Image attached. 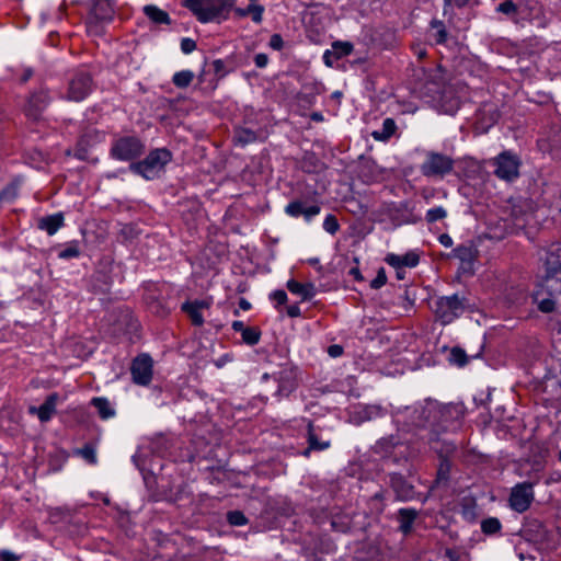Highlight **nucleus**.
I'll use <instances>...</instances> for the list:
<instances>
[{
	"mask_svg": "<svg viewBox=\"0 0 561 561\" xmlns=\"http://www.w3.org/2000/svg\"><path fill=\"white\" fill-rule=\"evenodd\" d=\"M234 0H184L187 8L201 23H220L228 19Z\"/></svg>",
	"mask_w": 561,
	"mask_h": 561,
	"instance_id": "f257e3e1",
	"label": "nucleus"
},
{
	"mask_svg": "<svg viewBox=\"0 0 561 561\" xmlns=\"http://www.w3.org/2000/svg\"><path fill=\"white\" fill-rule=\"evenodd\" d=\"M171 160L172 153L169 149L157 148L151 150L144 160L130 163L129 170L146 180H153L160 176Z\"/></svg>",
	"mask_w": 561,
	"mask_h": 561,
	"instance_id": "f03ea898",
	"label": "nucleus"
},
{
	"mask_svg": "<svg viewBox=\"0 0 561 561\" xmlns=\"http://www.w3.org/2000/svg\"><path fill=\"white\" fill-rule=\"evenodd\" d=\"M433 414V433L447 431L460 417L462 410L458 404H440L434 400H425L422 413Z\"/></svg>",
	"mask_w": 561,
	"mask_h": 561,
	"instance_id": "7ed1b4c3",
	"label": "nucleus"
},
{
	"mask_svg": "<svg viewBox=\"0 0 561 561\" xmlns=\"http://www.w3.org/2000/svg\"><path fill=\"white\" fill-rule=\"evenodd\" d=\"M432 310L437 321L443 325L450 324L467 310V299L457 294L438 297Z\"/></svg>",
	"mask_w": 561,
	"mask_h": 561,
	"instance_id": "20e7f679",
	"label": "nucleus"
},
{
	"mask_svg": "<svg viewBox=\"0 0 561 561\" xmlns=\"http://www.w3.org/2000/svg\"><path fill=\"white\" fill-rule=\"evenodd\" d=\"M145 151L144 142L136 136H123L114 139L111 157L119 161H131Z\"/></svg>",
	"mask_w": 561,
	"mask_h": 561,
	"instance_id": "39448f33",
	"label": "nucleus"
},
{
	"mask_svg": "<svg viewBox=\"0 0 561 561\" xmlns=\"http://www.w3.org/2000/svg\"><path fill=\"white\" fill-rule=\"evenodd\" d=\"M454 169V160L446 154L430 151L421 164V172L427 178H444Z\"/></svg>",
	"mask_w": 561,
	"mask_h": 561,
	"instance_id": "423d86ee",
	"label": "nucleus"
},
{
	"mask_svg": "<svg viewBox=\"0 0 561 561\" xmlns=\"http://www.w3.org/2000/svg\"><path fill=\"white\" fill-rule=\"evenodd\" d=\"M494 174L504 181L512 182L519 176L520 159L511 151H503L491 161Z\"/></svg>",
	"mask_w": 561,
	"mask_h": 561,
	"instance_id": "0eeeda50",
	"label": "nucleus"
},
{
	"mask_svg": "<svg viewBox=\"0 0 561 561\" xmlns=\"http://www.w3.org/2000/svg\"><path fill=\"white\" fill-rule=\"evenodd\" d=\"M93 89V80L90 73L77 71L68 82L66 99L72 102L84 100Z\"/></svg>",
	"mask_w": 561,
	"mask_h": 561,
	"instance_id": "6e6552de",
	"label": "nucleus"
},
{
	"mask_svg": "<svg viewBox=\"0 0 561 561\" xmlns=\"http://www.w3.org/2000/svg\"><path fill=\"white\" fill-rule=\"evenodd\" d=\"M115 15L114 4L111 0H94L90 18L87 22L88 30L95 34L101 32L99 24L108 23Z\"/></svg>",
	"mask_w": 561,
	"mask_h": 561,
	"instance_id": "1a4fd4ad",
	"label": "nucleus"
},
{
	"mask_svg": "<svg viewBox=\"0 0 561 561\" xmlns=\"http://www.w3.org/2000/svg\"><path fill=\"white\" fill-rule=\"evenodd\" d=\"M534 499V484L522 482L512 488L508 502L513 511L524 513L530 507Z\"/></svg>",
	"mask_w": 561,
	"mask_h": 561,
	"instance_id": "9d476101",
	"label": "nucleus"
},
{
	"mask_svg": "<svg viewBox=\"0 0 561 561\" xmlns=\"http://www.w3.org/2000/svg\"><path fill=\"white\" fill-rule=\"evenodd\" d=\"M131 377L135 383L147 386L152 379V359L147 354L137 356L130 367Z\"/></svg>",
	"mask_w": 561,
	"mask_h": 561,
	"instance_id": "9b49d317",
	"label": "nucleus"
},
{
	"mask_svg": "<svg viewBox=\"0 0 561 561\" xmlns=\"http://www.w3.org/2000/svg\"><path fill=\"white\" fill-rule=\"evenodd\" d=\"M423 404L413 408L407 407L403 412L397 413V421L400 422V416L410 420V424L416 427H430L433 431V414L427 412L422 413Z\"/></svg>",
	"mask_w": 561,
	"mask_h": 561,
	"instance_id": "f8f14e48",
	"label": "nucleus"
},
{
	"mask_svg": "<svg viewBox=\"0 0 561 561\" xmlns=\"http://www.w3.org/2000/svg\"><path fill=\"white\" fill-rule=\"evenodd\" d=\"M50 98L46 90L41 89L39 91L32 93L25 107L26 115L34 121L38 119L42 112L48 106Z\"/></svg>",
	"mask_w": 561,
	"mask_h": 561,
	"instance_id": "ddd939ff",
	"label": "nucleus"
},
{
	"mask_svg": "<svg viewBox=\"0 0 561 561\" xmlns=\"http://www.w3.org/2000/svg\"><path fill=\"white\" fill-rule=\"evenodd\" d=\"M543 264L547 278H553L556 274L561 272V242H556L548 247Z\"/></svg>",
	"mask_w": 561,
	"mask_h": 561,
	"instance_id": "4468645a",
	"label": "nucleus"
},
{
	"mask_svg": "<svg viewBox=\"0 0 561 561\" xmlns=\"http://www.w3.org/2000/svg\"><path fill=\"white\" fill-rule=\"evenodd\" d=\"M546 286L549 289H554L557 295L551 298H546L539 301L538 308L542 312H551L553 310L561 311V282L554 278H547Z\"/></svg>",
	"mask_w": 561,
	"mask_h": 561,
	"instance_id": "2eb2a0df",
	"label": "nucleus"
},
{
	"mask_svg": "<svg viewBox=\"0 0 561 561\" xmlns=\"http://www.w3.org/2000/svg\"><path fill=\"white\" fill-rule=\"evenodd\" d=\"M58 399L57 393H50L41 407H30L28 412L30 414H36L41 422H48L56 413Z\"/></svg>",
	"mask_w": 561,
	"mask_h": 561,
	"instance_id": "dca6fc26",
	"label": "nucleus"
},
{
	"mask_svg": "<svg viewBox=\"0 0 561 561\" xmlns=\"http://www.w3.org/2000/svg\"><path fill=\"white\" fill-rule=\"evenodd\" d=\"M209 307L210 301L208 300H194L184 302L182 310L188 316L194 325L201 327L204 323L202 310L208 309Z\"/></svg>",
	"mask_w": 561,
	"mask_h": 561,
	"instance_id": "f3484780",
	"label": "nucleus"
},
{
	"mask_svg": "<svg viewBox=\"0 0 561 561\" xmlns=\"http://www.w3.org/2000/svg\"><path fill=\"white\" fill-rule=\"evenodd\" d=\"M385 261L392 267H414L419 264L420 257L415 252H408L403 255L390 253Z\"/></svg>",
	"mask_w": 561,
	"mask_h": 561,
	"instance_id": "a211bd4d",
	"label": "nucleus"
},
{
	"mask_svg": "<svg viewBox=\"0 0 561 561\" xmlns=\"http://www.w3.org/2000/svg\"><path fill=\"white\" fill-rule=\"evenodd\" d=\"M390 485L400 500H408L412 496V486L400 473L390 474Z\"/></svg>",
	"mask_w": 561,
	"mask_h": 561,
	"instance_id": "6ab92c4d",
	"label": "nucleus"
},
{
	"mask_svg": "<svg viewBox=\"0 0 561 561\" xmlns=\"http://www.w3.org/2000/svg\"><path fill=\"white\" fill-rule=\"evenodd\" d=\"M308 448L302 453L304 456L308 457L311 450H324L330 447V440H322L319 438L314 431V426L312 423L308 424Z\"/></svg>",
	"mask_w": 561,
	"mask_h": 561,
	"instance_id": "aec40b11",
	"label": "nucleus"
},
{
	"mask_svg": "<svg viewBox=\"0 0 561 561\" xmlns=\"http://www.w3.org/2000/svg\"><path fill=\"white\" fill-rule=\"evenodd\" d=\"M64 226V215L61 213L43 217L38 221V228L45 230L49 236L55 234Z\"/></svg>",
	"mask_w": 561,
	"mask_h": 561,
	"instance_id": "412c9836",
	"label": "nucleus"
},
{
	"mask_svg": "<svg viewBox=\"0 0 561 561\" xmlns=\"http://www.w3.org/2000/svg\"><path fill=\"white\" fill-rule=\"evenodd\" d=\"M287 288L291 294L298 295L302 300H309L316 295V288L311 283H299L295 279L287 282Z\"/></svg>",
	"mask_w": 561,
	"mask_h": 561,
	"instance_id": "4be33fe9",
	"label": "nucleus"
},
{
	"mask_svg": "<svg viewBox=\"0 0 561 561\" xmlns=\"http://www.w3.org/2000/svg\"><path fill=\"white\" fill-rule=\"evenodd\" d=\"M145 15L154 24H171V19L168 12L161 10L157 5L148 4L144 7Z\"/></svg>",
	"mask_w": 561,
	"mask_h": 561,
	"instance_id": "5701e85b",
	"label": "nucleus"
},
{
	"mask_svg": "<svg viewBox=\"0 0 561 561\" xmlns=\"http://www.w3.org/2000/svg\"><path fill=\"white\" fill-rule=\"evenodd\" d=\"M417 517V511L414 508H400L398 512V518L400 522L399 529L404 534H409L412 530L414 520Z\"/></svg>",
	"mask_w": 561,
	"mask_h": 561,
	"instance_id": "b1692460",
	"label": "nucleus"
},
{
	"mask_svg": "<svg viewBox=\"0 0 561 561\" xmlns=\"http://www.w3.org/2000/svg\"><path fill=\"white\" fill-rule=\"evenodd\" d=\"M91 404L98 410L99 415L104 420L112 417L115 414L114 409L111 407V403L106 398H93L91 400Z\"/></svg>",
	"mask_w": 561,
	"mask_h": 561,
	"instance_id": "393cba45",
	"label": "nucleus"
},
{
	"mask_svg": "<svg viewBox=\"0 0 561 561\" xmlns=\"http://www.w3.org/2000/svg\"><path fill=\"white\" fill-rule=\"evenodd\" d=\"M396 128H397V126H396L394 121L392 118H386L382 122L381 129L373 131L371 135L376 140L385 141V140H388L393 135V133L396 131Z\"/></svg>",
	"mask_w": 561,
	"mask_h": 561,
	"instance_id": "a878e982",
	"label": "nucleus"
},
{
	"mask_svg": "<svg viewBox=\"0 0 561 561\" xmlns=\"http://www.w3.org/2000/svg\"><path fill=\"white\" fill-rule=\"evenodd\" d=\"M440 461L437 468L436 483L437 484H446L449 480V473L451 469V462L447 458V456H439Z\"/></svg>",
	"mask_w": 561,
	"mask_h": 561,
	"instance_id": "bb28decb",
	"label": "nucleus"
},
{
	"mask_svg": "<svg viewBox=\"0 0 561 561\" xmlns=\"http://www.w3.org/2000/svg\"><path fill=\"white\" fill-rule=\"evenodd\" d=\"M260 138L259 134L249 128H238L234 133V140L241 146H245L256 141Z\"/></svg>",
	"mask_w": 561,
	"mask_h": 561,
	"instance_id": "cd10ccee",
	"label": "nucleus"
},
{
	"mask_svg": "<svg viewBox=\"0 0 561 561\" xmlns=\"http://www.w3.org/2000/svg\"><path fill=\"white\" fill-rule=\"evenodd\" d=\"M195 75L191 70H182L175 72L172 78V83L180 89L187 88L194 80Z\"/></svg>",
	"mask_w": 561,
	"mask_h": 561,
	"instance_id": "c85d7f7f",
	"label": "nucleus"
},
{
	"mask_svg": "<svg viewBox=\"0 0 561 561\" xmlns=\"http://www.w3.org/2000/svg\"><path fill=\"white\" fill-rule=\"evenodd\" d=\"M353 51V44L350 42H334L332 44V53L334 55V59H340L342 57L348 56Z\"/></svg>",
	"mask_w": 561,
	"mask_h": 561,
	"instance_id": "c756f323",
	"label": "nucleus"
},
{
	"mask_svg": "<svg viewBox=\"0 0 561 561\" xmlns=\"http://www.w3.org/2000/svg\"><path fill=\"white\" fill-rule=\"evenodd\" d=\"M501 522L496 517H489L482 520L481 530L485 535H494L501 530Z\"/></svg>",
	"mask_w": 561,
	"mask_h": 561,
	"instance_id": "7c9ffc66",
	"label": "nucleus"
},
{
	"mask_svg": "<svg viewBox=\"0 0 561 561\" xmlns=\"http://www.w3.org/2000/svg\"><path fill=\"white\" fill-rule=\"evenodd\" d=\"M454 256L461 262H472L474 259V249L469 245H459L454 250Z\"/></svg>",
	"mask_w": 561,
	"mask_h": 561,
	"instance_id": "2f4dec72",
	"label": "nucleus"
},
{
	"mask_svg": "<svg viewBox=\"0 0 561 561\" xmlns=\"http://www.w3.org/2000/svg\"><path fill=\"white\" fill-rule=\"evenodd\" d=\"M241 335L245 344L253 346L260 342L261 331L257 328L247 327Z\"/></svg>",
	"mask_w": 561,
	"mask_h": 561,
	"instance_id": "473e14b6",
	"label": "nucleus"
},
{
	"mask_svg": "<svg viewBox=\"0 0 561 561\" xmlns=\"http://www.w3.org/2000/svg\"><path fill=\"white\" fill-rule=\"evenodd\" d=\"M76 454L81 456L90 465L98 462L95 448L91 445H84L82 448L77 449Z\"/></svg>",
	"mask_w": 561,
	"mask_h": 561,
	"instance_id": "72a5a7b5",
	"label": "nucleus"
},
{
	"mask_svg": "<svg viewBox=\"0 0 561 561\" xmlns=\"http://www.w3.org/2000/svg\"><path fill=\"white\" fill-rule=\"evenodd\" d=\"M450 362L461 367L468 363V356L462 348L454 347L450 351Z\"/></svg>",
	"mask_w": 561,
	"mask_h": 561,
	"instance_id": "f704fd0d",
	"label": "nucleus"
},
{
	"mask_svg": "<svg viewBox=\"0 0 561 561\" xmlns=\"http://www.w3.org/2000/svg\"><path fill=\"white\" fill-rule=\"evenodd\" d=\"M447 216V211L444 207L438 206L427 210L425 219L427 222L432 224L437 220L444 219Z\"/></svg>",
	"mask_w": 561,
	"mask_h": 561,
	"instance_id": "c9c22d12",
	"label": "nucleus"
},
{
	"mask_svg": "<svg viewBox=\"0 0 561 561\" xmlns=\"http://www.w3.org/2000/svg\"><path fill=\"white\" fill-rule=\"evenodd\" d=\"M227 520L232 526H243L248 523L247 517L240 511H231L227 513Z\"/></svg>",
	"mask_w": 561,
	"mask_h": 561,
	"instance_id": "e433bc0d",
	"label": "nucleus"
},
{
	"mask_svg": "<svg viewBox=\"0 0 561 561\" xmlns=\"http://www.w3.org/2000/svg\"><path fill=\"white\" fill-rule=\"evenodd\" d=\"M18 196V184L11 183L0 192V202H11Z\"/></svg>",
	"mask_w": 561,
	"mask_h": 561,
	"instance_id": "4c0bfd02",
	"label": "nucleus"
},
{
	"mask_svg": "<svg viewBox=\"0 0 561 561\" xmlns=\"http://www.w3.org/2000/svg\"><path fill=\"white\" fill-rule=\"evenodd\" d=\"M80 255V249L77 242L69 243L64 250H61L58 254L60 259H72Z\"/></svg>",
	"mask_w": 561,
	"mask_h": 561,
	"instance_id": "58836bf2",
	"label": "nucleus"
},
{
	"mask_svg": "<svg viewBox=\"0 0 561 561\" xmlns=\"http://www.w3.org/2000/svg\"><path fill=\"white\" fill-rule=\"evenodd\" d=\"M323 229L330 234H335L340 229V224L334 215H328L323 221Z\"/></svg>",
	"mask_w": 561,
	"mask_h": 561,
	"instance_id": "ea45409f",
	"label": "nucleus"
},
{
	"mask_svg": "<svg viewBox=\"0 0 561 561\" xmlns=\"http://www.w3.org/2000/svg\"><path fill=\"white\" fill-rule=\"evenodd\" d=\"M304 207L305 205L302 202L294 201L286 206L285 211L291 217H299L302 216Z\"/></svg>",
	"mask_w": 561,
	"mask_h": 561,
	"instance_id": "a19ab883",
	"label": "nucleus"
},
{
	"mask_svg": "<svg viewBox=\"0 0 561 561\" xmlns=\"http://www.w3.org/2000/svg\"><path fill=\"white\" fill-rule=\"evenodd\" d=\"M496 11L506 15H512L516 14L518 9L517 5L512 0H506L499 4Z\"/></svg>",
	"mask_w": 561,
	"mask_h": 561,
	"instance_id": "79ce46f5",
	"label": "nucleus"
},
{
	"mask_svg": "<svg viewBox=\"0 0 561 561\" xmlns=\"http://www.w3.org/2000/svg\"><path fill=\"white\" fill-rule=\"evenodd\" d=\"M432 27L436 28L437 32L435 34V41L437 44H443L446 41L447 33L446 30L440 21H433Z\"/></svg>",
	"mask_w": 561,
	"mask_h": 561,
	"instance_id": "37998d69",
	"label": "nucleus"
},
{
	"mask_svg": "<svg viewBox=\"0 0 561 561\" xmlns=\"http://www.w3.org/2000/svg\"><path fill=\"white\" fill-rule=\"evenodd\" d=\"M387 283V276L383 268H380L377 272L376 277L370 282V287L374 289H378L382 287Z\"/></svg>",
	"mask_w": 561,
	"mask_h": 561,
	"instance_id": "c03bdc74",
	"label": "nucleus"
},
{
	"mask_svg": "<svg viewBox=\"0 0 561 561\" xmlns=\"http://www.w3.org/2000/svg\"><path fill=\"white\" fill-rule=\"evenodd\" d=\"M215 75L220 79L227 73L225 62L221 59H216L211 64Z\"/></svg>",
	"mask_w": 561,
	"mask_h": 561,
	"instance_id": "a18cd8bd",
	"label": "nucleus"
},
{
	"mask_svg": "<svg viewBox=\"0 0 561 561\" xmlns=\"http://www.w3.org/2000/svg\"><path fill=\"white\" fill-rule=\"evenodd\" d=\"M181 49L184 54H190L196 49V42L192 38L184 37L181 41Z\"/></svg>",
	"mask_w": 561,
	"mask_h": 561,
	"instance_id": "49530a36",
	"label": "nucleus"
},
{
	"mask_svg": "<svg viewBox=\"0 0 561 561\" xmlns=\"http://www.w3.org/2000/svg\"><path fill=\"white\" fill-rule=\"evenodd\" d=\"M319 213H320V207L318 205H311L308 207L305 206L302 216L305 217L306 221H310Z\"/></svg>",
	"mask_w": 561,
	"mask_h": 561,
	"instance_id": "de8ad7c7",
	"label": "nucleus"
},
{
	"mask_svg": "<svg viewBox=\"0 0 561 561\" xmlns=\"http://www.w3.org/2000/svg\"><path fill=\"white\" fill-rule=\"evenodd\" d=\"M264 8L260 4H254L253 10L251 11L250 15L252 18V21L255 23H261L263 18Z\"/></svg>",
	"mask_w": 561,
	"mask_h": 561,
	"instance_id": "09e8293b",
	"label": "nucleus"
},
{
	"mask_svg": "<svg viewBox=\"0 0 561 561\" xmlns=\"http://www.w3.org/2000/svg\"><path fill=\"white\" fill-rule=\"evenodd\" d=\"M284 46L283 37L279 34H273L270 38V47L275 50H280Z\"/></svg>",
	"mask_w": 561,
	"mask_h": 561,
	"instance_id": "8fccbe9b",
	"label": "nucleus"
},
{
	"mask_svg": "<svg viewBox=\"0 0 561 561\" xmlns=\"http://www.w3.org/2000/svg\"><path fill=\"white\" fill-rule=\"evenodd\" d=\"M271 298L277 305H284L287 301V294L284 290H275L271 294Z\"/></svg>",
	"mask_w": 561,
	"mask_h": 561,
	"instance_id": "3c124183",
	"label": "nucleus"
},
{
	"mask_svg": "<svg viewBox=\"0 0 561 561\" xmlns=\"http://www.w3.org/2000/svg\"><path fill=\"white\" fill-rule=\"evenodd\" d=\"M393 442L394 440H393L392 437H390V438H382V439H380L377 443L376 447L380 448V449H383L386 453H388L389 448L394 447L396 443H393Z\"/></svg>",
	"mask_w": 561,
	"mask_h": 561,
	"instance_id": "603ef678",
	"label": "nucleus"
},
{
	"mask_svg": "<svg viewBox=\"0 0 561 561\" xmlns=\"http://www.w3.org/2000/svg\"><path fill=\"white\" fill-rule=\"evenodd\" d=\"M254 62L257 68H264L268 62V57L266 54H257L254 57Z\"/></svg>",
	"mask_w": 561,
	"mask_h": 561,
	"instance_id": "864d4df0",
	"label": "nucleus"
},
{
	"mask_svg": "<svg viewBox=\"0 0 561 561\" xmlns=\"http://www.w3.org/2000/svg\"><path fill=\"white\" fill-rule=\"evenodd\" d=\"M255 3H250L245 9L236 8L234 13L239 18H245L250 15L251 11L253 10Z\"/></svg>",
	"mask_w": 561,
	"mask_h": 561,
	"instance_id": "5fc2aeb1",
	"label": "nucleus"
},
{
	"mask_svg": "<svg viewBox=\"0 0 561 561\" xmlns=\"http://www.w3.org/2000/svg\"><path fill=\"white\" fill-rule=\"evenodd\" d=\"M342 353H343V347L341 345L333 344L328 347V354L331 357H339L342 355Z\"/></svg>",
	"mask_w": 561,
	"mask_h": 561,
	"instance_id": "6e6d98bb",
	"label": "nucleus"
},
{
	"mask_svg": "<svg viewBox=\"0 0 561 561\" xmlns=\"http://www.w3.org/2000/svg\"><path fill=\"white\" fill-rule=\"evenodd\" d=\"M0 560L1 561H18L19 557H16L14 553L3 550L0 552Z\"/></svg>",
	"mask_w": 561,
	"mask_h": 561,
	"instance_id": "4d7b16f0",
	"label": "nucleus"
},
{
	"mask_svg": "<svg viewBox=\"0 0 561 561\" xmlns=\"http://www.w3.org/2000/svg\"><path fill=\"white\" fill-rule=\"evenodd\" d=\"M287 314L290 318H297L301 314L300 308L298 305H291L287 307Z\"/></svg>",
	"mask_w": 561,
	"mask_h": 561,
	"instance_id": "13d9d810",
	"label": "nucleus"
},
{
	"mask_svg": "<svg viewBox=\"0 0 561 561\" xmlns=\"http://www.w3.org/2000/svg\"><path fill=\"white\" fill-rule=\"evenodd\" d=\"M438 240H439L440 244L446 247V248H450L453 245V239L447 233L440 234Z\"/></svg>",
	"mask_w": 561,
	"mask_h": 561,
	"instance_id": "bf43d9fd",
	"label": "nucleus"
},
{
	"mask_svg": "<svg viewBox=\"0 0 561 561\" xmlns=\"http://www.w3.org/2000/svg\"><path fill=\"white\" fill-rule=\"evenodd\" d=\"M332 58H334V55L332 53V50H327L324 54H323V60H324V64L329 67H332L333 65V60Z\"/></svg>",
	"mask_w": 561,
	"mask_h": 561,
	"instance_id": "052dcab7",
	"label": "nucleus"
},
{
	"mask_svg": "<svg viewBox=\"0 0 561 561\" xmlns=\"http://www.w3.org/2000/svg\"><path fill=\"white\" fill-rule=\"evenodd\" d=\"M231 327L236 332H240L241 334L247 329L242 321H233Z\"/></svg>",
	"mask_w": 561,
	"mask_h": 561,
	"instance_id": "680f3d73",
	"label": "nucleus"
},
{
	"mask_svg": "<svg viewBox=\"0 0 561 561\" xmlns=\"http://www.w3.org/2000/svg\"><path fill=\"white\" fill-rule=\"evenodd\" d=\"M396 268V276L398 279H404L405 277V270L404 267H394Z\"/></svg>",
	"mask_w": 561,
	"mask_h": 561,
	"instance_id": "e2e57ef3",
	"label": "nucleus"
},
{
	"mask_svg": "<svg viewBox=\"0 0 561 561\" xmlns=\"http://www.w3.org/2000/svg\"><path fill=\"white\" fill-rule=\"evenodd\" d=\"M239 307L243 310H249L251 308V304L247 299L241 298L239 301Z\"/></svg>",
	"mask_w": 561,
	"mask_h": 561,
	"instance_id": "0e129e2a",
	"label": "nucleus"
},
{
	"mask_svg": "<svg viewBox=\"0 0 561 561\" xmlns=\"http://www.w3.org/2000/svg\"><path fill=\"white\" fill-rule=\"evenodd\" d=\"M32 76H33V70H32V69H30V68H28V69H25V70H24V73H23V76H22V78H21V81H22V82H26V81H27Z\"/></svg>",
	"mask_w": 561,
	"mask_h": 561,
	"instance_id": "69168bd1",
	"label": "nucleus"
},
{
	"mask_svg": "<svg viewBox=\"0 0 561 561\" xmlns=\"http://www.w3.org/2000/svg\"><path fill=\"white\" fill-rule=\"evenodd\" d=\"M350 274H351V275H353V276H354V278H355V279H357V280H362V279H363V277H362V274H360L359 270H358V268H356V267L352 268V270L350 271Z\"/></svg>",
	"mask_w": 561,
	"mask_h": 561,
	"instance_id": "338daca9",
	"label": "nucleus"
},
{
	"mask_svg": "<svg viewBox=\"0 0 561 561\" xmlns=\"http://www.w3.org/2000/svg\"><path fill=\"white\" fill-rule=\"evenodd\" d=\"M470 0H455L458 7H463L469 3Z\"/></svg>",
	"mask_w": 561,
	"mask_h": 561,
	"instance_id": "774afa93",
	"label": "nucleus"
}]
</instances>
